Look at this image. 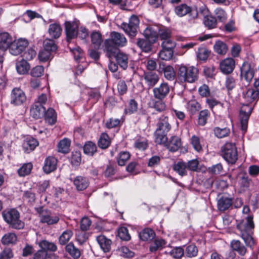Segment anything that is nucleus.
Here are the masks:
<instances>
[{
    "label": "nucleus",
    "instance_id": "21",
    "mask_svg": "<svg viewBox=\"0 0 259 259\" xmlns=\"http://www.w3.org/2000/svg\"><path fill=\"white\" fill-rule=\"evenodd\" d=\"M48 33L52 39L59 38L62 33V28L59 23H54L49 25Z\"/></svg>",
    "mask_w": 259,
    "mask_h": 259
},
{
    "label": "nucleus",
    "instance_id": "18",
    "mask_svg": "<svg viewBox=\"0 0 259 259\" xmlns=\"http://www.w3.org/2000/svg\"><path fill=\"white\" fill-rule=\"evenodd\" d=\"M235 61L232 58H227L222 61L220 64L221 71L226 74L232 73L235 68Z\"/></svg>",
    "mask_w": 259,
    "mask_h": 259
},
{
    "label": "nucleus",
    "instance_id": "37",
    "mask_svg": "<svg viewBox=\"0 0 259 259\" xmlns=\"http://www.w3.org/2000/svg\"><path fill=\"white\" fill-rule=\"evenodd\" d=\"M17 241V235L14 233L5 234L1 239L2 243L4 245L15 244Z\"/></svg>",
    "mask_w": 259,
    "mask_h": 259
},
{
    "label": "nucleus",
    "instance_id": "24",
    "mask_svg": "<svg viewBox=\"0 0 259 259\" xmlns=\"http://www.w3.org/2000/svg\"><path fill=\"white\" fill-rule=\"evenodd\" d=\"M232 204L231 198L223 195L218 201V208L220 211H224L229 209Z\"/></svg>",
    "mask_w": 259,
    "mask_h": 259
},
{
    "label": "nucleus",
    "instance_id": "58",
    "mask_svg": "<svg viewBox=\"0 0 259 259\" xmlns=\"http://www.w3.org/2000/svg\"><path fill=\"white\" fill-rule=\"evenodd\" d=\"M81 153L79 151H73L70 159L71 164L73 166H78L81 162Z\"/></svg>",
    "mask_w": 259,
    "mask_h": 259
},
{
    "label": "nucleus",
    "instance_id": "6",
    "mask_svg": "<svg viewBox=\"0 0 259 259\" xmlns=\"http://www.w3.org/2000/svg\"><path fill=\"white\" fill-rule=\"evenodd\" d=\"M221 155L228 163L234 164L238 159L235 144L232 142L226 143L221 148Z\"/></svg>",
    "mask_w": 259,
    "mask_h": 259
},
{
    "label": "nucleus",
    "instance_id": "41",
    "mask_svg": "<svg viewBox=\"0 0 259 259\" xmlns=\"http://www.w3.org/2000/svg\"><path fill=\"white\" fill-rule=\"evenodd\" d=\"M16 67L19 74H25L28 72L30 65L25 60L22 59L16 63Z\"/></svg>",
    "mask_w": 259,
    "mask_h": 259
},
{
    "label": "nucleus",
    "instance_id": "34",
    "mask_svg": "<svg viewBox=\"0 0 259 259\" xmlns=\"http://www.w3.org/2000/svg\"><path fill=\"white\" fill-rule=\"evenodd\" d=\"M213 49L217 54L225 55L228 51V46L225 42L219 40L215 41L213 46Z\"/></svg>",
    "mask_w": 259,
    "mask_h": 259
},
{
    "label": "nucleus",
    "instance_id": "1",
    "mask_svg": "<svg viewBox=\"0 0 259 259\" xmlns=\"http://www.w3.org/2000/svg\"><path fill=\"white\" fill-rule=\"evenodd\" d=\"M126 43V38L123 34L112 31L110 34V38L106 39L104 41L103 51L107 57L111 59L118 51V48L125 46Z\"/></svg>",
    "mask_w": 259,
    "mask_h": 259
},
{
    "label": "nucleus",
    "instance_id": "7",
    "mask_svg": "<svg viewBox=\"0 0 259 259\" xmlns=\"http://www.w3.org/2000/svg\"><path fill=\"white\" fill-rule=\"evenodd\" d=\"M175 13L179 17L188 15L189 21L194 23L195 20L199 18L198 10L196 8H193L186 4H181L175 9Z\"/></svg>",
    "mask_w": 259,
    "mask_h": 259
},
{
    "label": "nucleus",
    "instance_id": "28",
    "mask_svg": "<svg viewBox=\"0 0 259 259\" xmlns=\"http://www.w3.org/2000/svg\"><path fill=\"white\" fill-rule=\"evenodd\" d=\"M115 58L118 64L123 69H126L128 66V57L127 54L121 52H116L115 56L113 58Z\"/></svg>",
    "mask_w": 259,
    "mask_h": 259
},
{
    "label": "nucleus",
    "instance_id": "23",
    "mask_svg": "<svg viewBox=\"0 0 259 259\" xmlns=\"http://www.w3.org/2000/svg\"><path fill=\"white\" fill-rule=\"evenodd\" d=\"M46 111V108L43 105L34 103L30 109L31 115L35 119H39L44 117Z\"/></svg>",
    "mask_w": 259,
    "mask_h": 259
},
{
    "label": "nucleus",
    "instance_id": "55",
    "mask_svg": "<svg viewBox=\"0 0 259 259\" xmlns=\"http://www.w3.org/2000/svg\"><path fill=\"white\" fill-rule=\"evenodd\" d=\"M138 108V104L134 99H130L128 102L127 108L125 111L130 114L136 113Z\"/></svg>",
    "mask_w": 259,
    "mask_h": 259
},
{
    "label": "nucleus",
    "instance_id": "32",
    "mask_svg": "<svg viewBox=\"0 0 259 259\" xmlns=\"http://www.w3.org/2000/svg\"><path fill=\"white\" fill-rule=\"evenodd\" d=\"M154 42L147 39L138 38L137 41V45L141 49V50L145 53L150 52L152 48V45Z\"/></svg>",
    "mask_w": 259,
    "mask_h": 259
},
{
    "label": "nucleus",
    "instance_id": "48",
    "mask_svg": "<svg viewBox=\"0 0 259 259\" xmlns=\"http://www.w3.org/2000/svg\"><path fill=\"white\" fill-rule=\"evenodd\" d=\"M123 122V118H110L105 123V127L108 129L120 126Z\"/></svg>",
    "mask_w": 259,
    "mask_h": 259
},
{
    "label": "nucleus",
    "instance_id": "61",
    "mask_svg": "<svg viewBox=\"0 0 259 259\" xmlns=\"http://www.w3.org/2000/svg\"><path fill=\"white\" fill-rule=\"evenodd\" d=\"M208 171L213 175H220L224 173V169L222 164L219 163L213 165L208 168Z\"/></svg>",
    "mask_w": 259,
    "mask_h": 259
},
{
    "label": "nucleus",
    "instance_id": "2",
    "mask_svg": "<svg viewBox=\"0 0 259 259\" xmlns=\"http://www.w3.org/2000/svg\"><path fill=\"white\" fill-rule=\"evenodd\" d=\"M254 225L253 217L251 215L246 217L245 220L241 221L237 225V228L240 231V235L247 246L251 247L254 244L252 237Z\"/></svg>",
    "mask_w": 259,
    "mask_h": 259
},
{
    "label": "nucleus",
    "instance_id": "60",
    "mask_svg": "<svg viewBox=\"0 0 259 259\" xmlns=\"http://www.w3.org/2000/svg\"><path fill=\"white\" fill-rule=\"evenodd\" d=\"M119 255L125 258H131L134 256L135 253L126 246H121L118 249Z\"/></svg>",
    "mask_w": 259,
    "mask_h": 259
},
{
    "label": "nucleus",
    "instance_id": "36",
    "mask_svg": "<svg viewBox=\"0 0 259 259\" xmlns=\"http://www.w3.org/2000/svg\"><path fill=\"white\" fill-rule=\"evenodd\" d=\"M155 236L154 231L151 228H146L139 233V237L143 241H148L153 239Z\"/></svg>",
    "mask_w": 259,
    "mask_h": 259
},
{
    "label": "nucleus",
    "instance_id": "49",
    "mask_svg": "<svg viewBox=\"0 0 259 259\" xmlns=\"http://www.w3.org/2000/svg\"><path fill=\"white\" fill-rule=\"evenodd\" d=\"M198 252L197 246L194 244L187 246L184 250V255L188 257L196 256Z\"/></svg>",
    "mask_w": 259,
    "mask_h": 259
},
{
    "label": "nucleus",
    "instance_id": "59",
    "mask_svg": "<svg viewBox=\"0 0 259 259\" xmlns=\"http://www.w3.org/2000/svg\"><path fill=\"white\" fill-rule=\"evenodd\" d=\"M117 166L115 164L109 163L106 166L104 171V175L106 178H109L114 176L116 171Z\"/></svg>",
    "mask_w": 259,
    "mask_h": 259
},
{
    "label": "nucleus",
    "instance_id": "45",
    "mask_svg": "<svg viewBox=\"0 0 259 259\" xmlns=\"http://www.w3.org/2000/svg\"><path fill=\"white\" fill-rule=\"evenodd\" d=\"M174 170L180 176H184L187 174L186 163L183 161H179L173 166Z\"/></svg>",
    "mask_w": 259,
    "mask_h": 259
},
{
    "label": "nucleus",
    "instance_id": "12",
    "mask_svg": "<svg viewBox=\"0 0 259 259\" xmlns=\"http://www.w3.org/2000/svg\"><path fill=\"white\" fill-rule=\"evenodd\" d=\"M240 76L243 81H245L247 85L252 81L254 75V69L251 64L248 62H245L240 68Z\"/></svg>",
    "mask_w": 259,
    "mask_h": 259
},
{
    "label": "nucleus",
    "instance_id": "63",
    "mask_svg": "<svg viewBox=\"0 0 259 259\" xmlns=\"http://www.w3.org/2000/svg\"><path fill=\"white\" fill-rule=\"evenodd\" d=\"M170 254L175 258H180L184 255V249L181 247H176L170 251Z\"/></svg>",
    "mask_w": 259,
    "mask_h": 259
},
{
    "label": "nucleus",
    "instance_id": "5",
    "mask_svg": "<svg viewBox=\"0 0 259 259\" xmlns=\"http://www.w3.org/2000/svg\"><path fill=\"white\" fill-rule=\"evenodd\" d=\"M198 69L194 66L182 65L179 67L178 75L181 82L193 83L198 79Z\"/></svg>",
    "mask_w": 259,
    "mask_h": 259
},
{
    "label": "nucleus",
    "instance_id": "43",
    "mask_svg": "<svg viewBox=\"0 0 259 259\" xmlns=\"http://www.w3.org/2000/svg\"><path fill=\"white\" fill-rule=\"evenodd\" d=\"M71 141L67 138L61 140L58 144V152L62 153H67L70 151Z\"/></svg>",
    "mask_w": 259,
    "mask_h": 259
},
{
    "label": "nucleus",
    "instance_id": "31",
    "mask_svg": "<svg viewBox=\"0 0 259 259\" xmlns=\"http://www.w3.org/2000/svg\"><path fill=\"white\" fill-rule=\"evenodd\" d=\"M166 243L165 240L163 239L156 238L151 242L149 246V250L151 252H155L157 250H161L165 247Z\"/></svg>",
    "mask_w": 259,
    "mask_h": 259
},
{
    "label": "nucleus",
    "instance_id": "52",
    "mask_svg": "<svg viewBox=\"0 0 259 259\" xmlns=\"http://www.w3.org/2000/svg\"><path fill=\"white\" fill-rule=\"evenodd\" d=\"M174 51H170L162 49L158 53V57L160 59L165 61H169L172 59Z\"/></svg>",
    "mask_w": 259,
    "mask_h": 259
},
{
    "label": "nucleus",
    "instance_id": "19",
    "mask_svg": "<svg viewBox=\"0 0 259 259\" xmlns=\"http://www.w3.org/2000/svg\"><path fill=\"white\" fill-rule=\"evenodd\" d=\"M156 125L157 127L156 130L164 133H168L171 128L168 117L165 115H162L159 118Z\"/></svg>",
    "mask_w": 259,
    "mask_h": 259
},
{
    "label": "nucleus",
    "instance_id": "25",
    "mask_svg": "<svg viewBox=\"0 0 259 259\" xmlns=\"http://www.w3.org/2000/svg\"><path fill=\"white\" fill-rule=\"evenodd\" d=\"M97 241L104 252H109L110 251L112 244L110 239L104 235H99L97 237Z\"/></svg>",
    "mask_w": 259,
    "mask_h": 259
},
{
    "label": "nucleus",
    "instance_id": "35",
    "mask_svg": "<svg viewBox=\"0 0 259 259\" xmlns=\"http://www.w3.org/2000/svg\"><path fill=\"white\" fill-rule=\"evenodd\" d=\"M92 44L96 49H99L103 42L101 33L98 31H93L91 34Z\"/></svg>",
    "mask_w": 259,
    "mask_h": 259
},
{
    "label": "nucleus",
    "instance_id": "27",
    "mask_svg": "<svg viewBox=\"0 0 259 259\" xmlns=\"http://www.w3.org/2000/svg\"><path fill=\"white\" fill-rule=\"evenodd\" d=\"M13 41V38L8 32L0 33V49L6 50Z\"/></svg>",
    "mask_w": 259,
    "mask_h": 259
},
{
    "label": "nucleus",
    "instance_id": "14",
    "mask_svg": "<svg viewBox=\"0 0 259 259\" xmlns=\"http://www.w3.org/2000/svg\"><path fill=\"white\" fill-rule=\"evenodd\" d=\"M252 108L248 104L243 105L241 107L239 117L241 130L245 132L247 128L248 121L251 114Z\"/></svg>",
    "mask_w": 259,
    "mask_h": 259
},
{
    "label": "nucleus",
    "instance_id": "16",
    "mask_svg": "<svg viewBox=\"0 0 259 259\" xmlns=\"http://www.w3.org/2000/svg\"><path fill=\"white\" fill-rule=\"evenodd\" d=\"M70 180L73 182L76 189L78 191L85 190L90 185L88 178L82 176H77L73 179L70 178Z\"/></svg>",
    "mask_w": 259,
    "mask_h": 259
},
{
    "label": "nucleus",
    "instance_id": "10",
    "mask_svg": "<svg viewBox=\"0 0 259 259\" xmlns=\"http://www.w3.org/2000/svg\"><path fill=\"white\" fill-rule=\"evenodd\" d=\"M199 16L203 17V22L208 29H213L217 25V20L215 17L209 15V11L205 6H202L198 10Z\"/></svg>",
    "mask_w": 259,
    "mask_h": 259
},
{
    "label": "nucleus",
    "instance_id": "56",
    "mask_svg": "<svg viewBox=\"0 0 259 259\" xmlns=\"http://www.w3.org/2000/svg\"><path fill=\"white\" fill-rule=\"evenodd\" d=\"M54 39H46L44 41V49L51 52H54L57 49V45L55 44Z\"/></svg>",
    "mask_w": 259,
    "mask_h": 259
},
{
    "label": "nucleus",
    "instance_id": "20",
    "mask_svg": "<svg viewBox=\"0 0 259 259\" xmlns=\"http://www.w3.org/2000/svg\"><path fill=\"white\" fill-rule=\"evenodd\" d=\"M145 83L149 88H151L155 86L159 80L158 75L152 71L145 72L143 75Z\"/></svg>",
    "mask_w": 259,
    "mask_h": 259
},
{
    "label": "nucleus",
    "instance_id": "57",
    "mask_svg": "<svg viewBox=\"0 0 259 259\" xmlns=\"http://www.w3.org/2000/svg\"><path fill=\"white\" fill-rule=\"evenodd\" d=\"M73 234L72 231L66 230L63 232L59 238V241L62 245L66 244L71 238Z\"/></svg>",
    "mask_w": 259,
    "mask_h": 259
},
{
    "label": "nucleus",
    "instance_id": "26",
    "mask_svg": "<svg viewBox=\"0 0 259 259\" xmlns=\"http://www.w3.org/2000/svg\"><path fill=\"white\" fill-rule=\"evenodd\" d=\"M38 145V142L33 138H27L22 145L25 152L29 153Z\"/></svg>",
    "mask_w": 259,
    "mask_h": 259
},
{
    "label": "nucleus",
    "instance_id": "13",
    "mask_svg": "<svg viewBox=\"0 0 259 259\" xmlns=\"http://www.w3.org/2000/svg\"><path fill=\"white\" fill-rule=\"evenodd\" d=\"M28 46V41L26 39L20 38L12 41L9 48L10 53L13 55L21 54Z\"/></svg>",
    "mask_w": 259,
    "mask_h": 259
},
{
    "label": "nucleus",
    "instance_id": "51",
    "mask_svg": "<svg viewBox=\"0 0 259 259\" xmlns=\"http://www.w3.org/2000/svg\"><path fill=\"white\" fill-rule=\"evenodd\" d=\"M131 154L128 152H121L119 153L117 157V163L120 166H124L126 162L129 160Z\"/></svg>",
    "mask_w": 259,
    "mask_h": 259
},
{
    "label": "nucleus",
    "instance_id": "50",
    "mask_svg": "<svg viewBox=\"0 0 259 259\" xmlns=\"http://www.w3.org/2000/svg\"><path fill=\"white\" fill-rule=\"evenodd\" d=\"M210 116V112L208 110H203L199 112L198 124L200 126L205 125L208 119V118Z\"/></svg>",
    "mask_w": 259,
    "mask_h": 259
},
{
    "label": "nucleus",
    "instance_id": "44",
    "mask_svg": "<svg viewBox=\"0 0 259 259\" xmlns=\"http://www.w3.org/2000/svg\"><path fill=\"white\" fill-rule=\"evenodd\" d=\"M39 246L42 250H45L46 252L48 251L54 252L57 249V246L56 244L46 240L41 241L39 242Z\"/></svg>",
    "mask_w": 259,
    "mask_h": 259
},
{
    "label": "nucleus",
    "instance_id": "29",
    "mask_svg": "<svg viewBox=\"0 0 259 259\" xmlns=\"http://www.w3.org/2000/svg\"><path fill=\"white\" fill-rule=\"evenodd\" d=\"M143 34L145 37L151 42L155 43L158 38L157 29L151 26L147 27L144 31Z\"/></svg>",
    "mask_w": 259,
    "mask_h": 259
},
{
    "label": "nucleus",
    "instance_id": "30",
    "mask_svg": "<svg viewBox=\"0 0 259 259\" xmlns=\"http://www.w3.org/2000/svg\"><path fill=\"white\" fill-rule=\"evenodd\" d=\"M243 98L248 103H251L258 98L259 92L253 89H246L242 93Z\"/></svg>",
    "mask_w": 259,
    "mask_h": 259
},
{
    "label": "nucleus",
    "instance_id": "53",
    "mask_svg": "<svg viewBox=\"0 0 259 259\" xmlns=\"http://www.w3.org/2000/svg\"><path fill=\"white\" fill-rule=\"evenodd\" d=\"M32 168V164L31 163L24 164L18 169V174L20 177H25L28 175Z\"/></svg>",
    "mask_w": 259,
    "mask_h": 259
},
{
    "label": "nucleus",
    "instance_id": "33",
    "mask_svg": "<svg viewBox=\"0 0 259 259\" xmlns=\"http://www.w3.org/2000/svg\"><path fill=\"white\" fill-rule=\"evenodd\" d=\"M66 251L73 258L78 259L81 255L80 249L77 248L72 242H70L65 246Z\"/></svg>",
    "mask_w": 259,
    "mask_h": 259
},
{
    "label": "nucleus",
    "instance_id": "46",
    "mask_svg": "<svg viewBox=\"0 0 259 259\" xmlns=\"http://www.w3.org/2000/svg\"><path fill=\"white\" fill-rule=\"evenodd\" d=\"M83 149L85 154L93 156L97 151V146L95 143L91 141H89L85 143Z\"/></svg>",
    "mask_w": 259,
    "mask_h": 259
},
{
    "label": "nucleus",
    "instance_id": "62",
    "mask_svg": "<svg viewBox=\"0 0 259 259\" xmlns=\"http://www.w3.org/2000/svg\"><path fill=\"white\" fill-rule=\"evenodd\" d=\"M118 235L122 240L128 241L131 239L128 229L126 227H120L118 231Z\"/></svg>",
    "mask_w": 259,
    "mask_h": 259
},
{
    "label": "nucleus",
    "instance_id": "40",
    "mask_svg": "<svg viewBox=\"0 0 259 259\" xmlns=\"http://www.w3.org/2000/svg\"><path fill=\"white\" fill-rule=\"evenodd\" d=\"M44 117L46 121L50 125H53L56 122L57 115L55 110L52 108H49L47 111H45Z\"/></svg>",
    "mask_w": 259,
    "mask_h": 259
},
{
    "label": "nucleus",
    "instance_id": "54",
    "mask_svg": "<svg viewBox=\"0 0 259 259\" xmlns=\"http://www.w3.org/2000/svg\"><path fill=\"white\" fill-rule=\"evenodd\" d=\"M164 77L166 79L172 80L175 79L176 76V73L174 68L170 65L165 66L163 69Z\"/></svg>",
    "mask_w": 259,
    "mask_h": 259
},
{
    "label": "nucleus",
    "instance_id": "15",
    "mask_svg": "<svg viewBox=\"0 0 259 259\" xmlns=\"http://www.w3.org/2000/svg\"><path fill=\"white\" fill-rule=\"evenodd\" d=\"M170 91L167 83L162 82L158 87L153 90V97L158 100H163L167 96Z\"/></svg>",
    "mask_w": 259,
    "mask_h": 259
},
{
    "label": "nucleus",
    "instance_id": "39",
    "mask_svg": "<svg viewBox=\"0 0 259 259\" xmlns=\"http://www.w3.org/2000/svg\"><path fill=\"white\" fill-rule=\"evenodd\" d=\"M167 135V133L156 130L154 134L155 143L164 146L168 139Z\"/></svg>",
    "mask_w": 259,
    "mask_h": 259
},
{
    "label": "nucleus",
    "instance_id": "42",
    "mask_svg": "<svg viewBox=\"0 0 259 259\" xmlns=\"http://www.w3.org/2000/svg\"><path fill=\"white\" fill-rule=\"evenodd\" d=\"M111 144V140L106 133H102L98 142V145L99 148L102 149H107Z\"/></svg>",
    "mask_w": 259,
    "mask_h": 259
},
{
    "label": "nucleus",
    "instance_id": "8",
    "mask_svg": "<svg viewBox=\"0 0 259 259\" xmlns=\"http://www.w3.org/2000/svg\"><path fill=\"white\" fill-rule=\"evenodd\" d=\"M139 24L138 17L135 15H132L129 19L128 23H121V28L130 37L132 38L137 34Z\"/></svg>",
    "mask_w": 259,
    "mask_h": 259
},
{
    "label": "nucleus",
    "instance_id": "17",
    "mask_svg": "<svg viewBox=\"0 0 259 259\" xmlns=\"http://www.w3.org/2000/svg\"><path fill=\"white\" fill-rule=\"evenodd\" d=\"M182 146V141L180 138L177 136H171L167 141L164 147L170 152H175Z\"/></svg>",
    "mask_w": 259,
    "mask_h": 259
},
{
    "label": "nucleus",
    "instance_id": "47",
    "mask_svg": "<svg viewBox=\"0 0 259 259\" xmlns=\"http://www.w3.org/2000/svg\"><path fill=\"white\" fill-rule=\"evenodd\" d=\"M214 135L218 138H223L228 136L230 134V130L228 127L220 128L215 127L213 130Z\"/></svg>",
    "mask_w": 259,
    "mask_h": 259
},
{
    "label": "nucleus",
    "instance_id": "38",
    "mask_svg": "<svg viewBox=\"0 0 259 259\" xmlns=\"http://www.w3.org/2000/svg\"><path fill=\"white\" fill-rule=\"evenodd\" d=\"M231 246L234 251L237 252L239 254L243 256L246 252L245 246L239 240H233L231 242Z\"/></svg>",
    "mask_w": 259,
    "mask_h": 259
},
{
    "label": "nucleus",
    "instance_id": "11",
    "mask_svg": "<svg viewBox=\"0 0 259 259\" xmlns=\"http://www.w3.org/2000/svg\"><path fill=\"white\" fill-rule=\"evenodd\" d=\"M26 101L24 92L20 88H14L11 93L10 103L14 106L23 105Z\"/></svg>",
    "mask_w": 259,
    "mask_h": 259
},
{
    "label": "nucleus",
    "instance_id": "22",
    "mask_svg": "<svg viewBox=\"0 0 259 259\" xmlns=\"http://www.w3.org/2000/svg\"><path fill=\"white\" fill-rule=\"evenodd\" d=\"M57 159L54 156H48L45 160L43 170L46 174H50L57 168Z\"/></svg>",
    "mask_w": 259,
    "mask_h": 259
},
{
    "label": "nucleus",
    "instance_id": "4",
    "mask_svg": "<svg viewBox=\"0 0 259 259\" xmlns=\"http://www.w3.org/2000/svg\"><path fill=\"white\" fill-rule=\"evenodd\" d=\"M35 211L39 218V222L48 226H53L58 224L60 221V214L55 213L43 206L35 207Z\"/></svg>",
    "mask_w": 259,
    "mask_h": 259
},
{
    "label": "nucleus",
    "instance_id": "9",
    "mask_svg": "<svg viewBox=\"0 0 259 259\" xmlns=\"http://www.w3.org/2000/svg\"><path fill=\"white\" fill-rule=\"evenodd\" d=\"M64 25L66 40L69 42L78 35L79 22L76 21H66Z\"/></svg>",
    "mask_w": 259,
    "mask_h": 259
},
{
    "label": "nucleus",
    "instance_id": "64",
    "mask_svg": "<svg viewBox=\"0 0 259 259\" xmlns=\"http://www.w3.org/2000/svg\"><path fill=\"white\" fill-rule=\"evenodd\" d=\"M235 85L236 82L235 79L232 76H228L225 81V87L229 94L235 87Z\"/></svg>",
    "mask_w": 259,
    "mask_h": 259
},
{
    "label": "nucleus",
    "instance_id": "3",
    "mask_svg": "<svg viewBox=\"0 0 259 259\" xmlns=\"http://www.w3.org/2000/svg\"><path fill=\"white\" fill-rule=\"evenodd\" d=\"M2 215L10 228L16 230L24 228L25 223L21 220L20 213L16 208H6L2 211Z\"/></svg>",
    "mask_w": 259,
    "mask_h": 259
}]
</instances>
